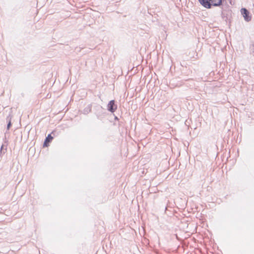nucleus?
Listing matches in <instances>:
<instances>
[{
  "label": "nucleus",
  "mask_w": 254,
  "mask_h": 254,
  "mask_svg": "<svg viewBox=\"0 0 254 254\" xmlns=\"http://www.w3.org/2000/svg\"><path fill=\"white\" fill-rule=\"evenodd\" d=\"M95 113L94 114L96 116V117L99 120H102L105 118L107 115L105 110L102 107V106L97 105L94 107Z\"/></svg>",
  "instance_id": "nucleus-1"
},
{
  "label": "nucleus",
  "mask_w": 254,
  "mask_h": 254,
  "mask_svg": "<svg viewBox=\"0 0 254 254\" xmlns=\"http://www.w3.org/2000/svg\"><path fill=\"white\" fill-rule=\"evenodd\" d=\"M241 15L244 17L245 20L247 22H249L252 19V14L250 11L246 8L243 7L241 9Z\"/></svg>",
  "instance_id": "nucleus-2"
},
{
  "label": "nucleus",
  "mask_w": 254,
  "mask_h": 254,
  "mask_svg": "<svg viewBox=\"0 0 254 254\" xmlns=\"http://www.w3.org/2000/svg\"><path fill=\"white\" fill-rule=\"evenodd\" d=\"M107 110L111 113H114L117 109L118 105L115 100L109 102L107 106Z\"/></svg>",
  "instance_id": "nucleus-3"
},
{
  "label": "nucleus",
  "mask_w": 254,
  "mask_h": 254,
  "mask_svg": "<svg viewBox=\"0 0 254 254\" xmlns=\"http://www.w3.org/2000/svg\"><path fill=\"white\" fill-rule=\"evenodd\" d=\"M56 131L53 130L51 133L49 134L46 137L44 143L43 147H48L49 145V143L52 141L54 138V136L56 135Z\"/></svg>",
  "instance_id": "nucleus-4"
},
{
  "label": "nucleus",
  "mask_w": 254,
  "mask_h": 254,
  "mask_svg": "<svg viewBox=\"0 0 254 254\" xmlns=\"http://www.w3.org/2000/svg\"><path fill=\"white\" fill-rule=\"evenodd\" d=\"M200 4L204 7L210 9L213 6L212 0H198Z\"/></svg>",
  "instance_id": "nucleus-5"
},
{
  "label": "nucleus",
  "mask_w": 254,
  "mask_h": 254,
  "mask_svg": "<svg viewBox=\"0 0 254 254\" xmlns=\"http://www.w3.org/2000/svg\"><path fill=\"white\" fill-rule=\"evenodd\" d=\"M231 10L222 11L221 17L224 20L227 22L228 20H230L229 16L231 15Z\"/></svg>",
  "instance_id": "nucleus-6"
},
{
  "label": "nucleus",
  "mask_w": 254,
  "mask_h": 254,
  "mask_svg": "<svg viewBox=\"0 0 254 254\" xmlns=\"http://www.w3.org/2000/svg\"><path fill=\"white\" fill-rule=\"evenodd\" d=\"M225 0H212V4L213 6L220 7L223 5V3Z\"/></svg>",
  "instance_id": "nucleus-7"
},
{
  "label": "nucleus",
  "mask_w": 254,
  "mask_h": 254,
  "mask_svg": "<svg viewBox=\"0 0 254 254\" xmlns=\"http://www.w3.org/2000/svg\"><path fill=\"white\" fill-rule=\"evenodd\" d=\"M11 119L12 116L10 115H9L6 118V121L7 122L6 129L7 130H8L12 126Z\"/></svg>",
  "instance_id": "nucleus-8"
},
{
  "label": "nucleus",
  "mask_w": 254,
  "mask_h": 254,
  "mask_svg": "<svg viewBox=\"0 0 254 254\" xmlns=\"http://www.w3.org/2000/svg\"><path fill=\"white\" fill-rule=\"evenodd\" d=\"M91 109H92V105L91 104H89L84 109V110L83 111V113L85 115H87L89 113L91 112Z\"/></svg>",
  "instance_id": "nucleus-9"
},
{
  "label": "nucleus",
  "mask_w": 254,
  "mask_h": 254,
  "mask_svg": "<svg viewBox=\"0 0 254 254\" xmlns=\"http://www.w3.org/2000/svg\"><path fill=\"white\" fill-rule=\"evenodd\" d=\"M114 120L115 121H119V118L117 116H115L114 114Z\"/></svg>",
  "instance_id": "nucleus-10"
},
{
  "label": "nucleus",
  "mask_w": 254,
  "mask_h": 254,
  "mask_svg": "<svg viewBox=\"0 0 254 254\" xmlns=\"http://www.w3.org/2000/svg\"><path fill=\"white\" fill-rule=\"evenodd\" d=\"M252 68L254 70V64L253 65Z\"/></svg>",
  "instance_id": "nucleus-11"
}]
</instances>
